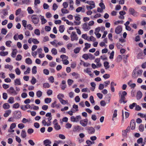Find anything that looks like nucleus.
I'll use <instances>...</instances> for the list:
<instances>
[{
    "label": "nucleus",
    "mask_w": 146,
    "mask_h": 146,
    "mask_svg": "<svg viewBox=\"0 0 146 146\" xmlns=\"http://www.w3.org/2000/svg\"><path fill=\"white\" fill-rule=\"evenodd\" d=\"M109 62H108L106 61L104 63V65L106 69H108L110 68V66L109 65Z\"/></svg>",
    "instance_id": "nucleus-23"
},
{
    "label": "nucleus",
    "mask_w": 146,
    "mask_h": 146,
    "mask_svg": "<svg viewBox=\"0 0 146 146\" xmlns=\"http://www.w3.org/2000/svg\"><path fill=\"white\" fill-rule=\"evenodd\" d=\"M144 125L142 124L140 125L139 126V129L140 131L142 132L144 130Z\"/></svg>",
    "instance_id": "nucleus-37"
},
{
    "label": "nucleus",
    "mask_w": 146,
    "mask_h": 146,
    "mask_svg": "<svg viewBox=\"0 0 146 146\" xmlns=\"http://www.w3.org/2000/svg\"><path fill=\"white\" fill-rule=\"evenodd\" d=\"M73 80L70 79H68V85L70 86H71L73 83Z\"/></svg>",
    "instance_id": "nucleus-51"
},
{
    "label": "nucleus",
    "mask_w": 146,
    "mask_h": 146,
    "mask_svg": "<svg viewBox=\"0 0 146 146\" xmlns=\"http://www.w3.org/2000/svg\"><path fill=\"white\" fill-rule=\"evenodd\" d=\"M3 107L5 109H7L9 108L10 106L8 104L6 103L3 104Z\"/></svg>",
    "instance_id": "nucleus-28"
},
{
    "label": "nucleus",
    "mask_w": 146,
    "mask_h": 146,
    "mask_svg": "<svg viewBox=\"0 0 146 146\" xmlns=\"http://www.w3.org/2000/svg\"><path fill=\"white\" fill-rule=\"evenodd\" d=\"M60 102L61 103V104H67L68 103L67 101L63 99H62L61 100H60Z\"/></svg>",
    "instance_id": "nucleus-62"
},
{
    "label": "nucleus",
    "mask_w": 146,
    "mask_h": 146,
    "mask_svg": "<svg viewBox=\"0 0 146 146\" xmlns=\"http://www.w3.org/2000/svg\"><path fill=\"white\" fill-rule=\"evenodd\" d=\"M64 97V95L62 94H59L57 96V98L59 100H61Z\"/></svg>",
    "instance_id": "nucleus-36"
},
{
    "label": "nucleus",
    "mask_w": 146,
    "mask_h": 146,
    "mask_svg": "<svg viewBox=\"0 0 146 146\" xmlns=\"http://www.w3.org/2000/svg\"><path fill=\"white\" fill-rule=\"evenodd\" d=\"M142 94L140 91H138L137 92V100H140L142 97Z\"/></svg>",
    "instance_id": "nucleus-15"
},
{
    "label": "nucleus",
    "mask_w": 146,
    "mask_h": 146,
    "mask_svg": "<svg viewBox=\"0 0 146 146\" xmlns=\"http://www.w3.org/2000/svg\"><path fill=\"white\" fill-rule=\"evenodd\" d=\"M125 97H120V99L119 100V102L120 103H121L123 102L124 104L125 103L127 102V101H125Z\"/></svg>",
    "instance_id": "nucleus-27"
},
{
    "label": "nucleus",
    "mask_w": 146,
    "mask_h": 146,
    "mask_svg": "<svg viewBox=\"0 0 146 146\" xmlns=\"http://www.w3.org/2000/svg\"><path fill=\"white\" fill-rule=\"evenodd\" d=\"M1 13H2L4 16H6L8 14V12L6 10H3Z\"/></svg>",
    "instance_id": "nucleus-49"
},
{
    "label": "nucleus",
    "mask_w": 146,
    "mask_h": 146,
    "mask_svg": "<svg viewBox=\"0 0 146 146\" xmlns=\"http://www.w3.org/2000/svg\"><path fill=\"white\" fill-rule=\"evenodd\" d=\"M122 31V28L121 26H118L115 29V32L117 34H120Z\"/></svg>",
    "instance_id": "nucleus-10"
},
{
    "label": "nucleus",
    "mask_w": 146,
    "mask_h": 146,
    "mask_svg": "<svg viewBox=\"0 0 146 146\" xmlns=\"http://www.w3.org/2000/svg\"><path fill=\"white\" fill-rule=\"evenodd\" d=\"M69 6L70 9H74V2L72 0H69Z\"/></svg>",
    "instance_id": "nucleus-24"
},
{
    "label": "nucleus",
    "mask_w": 146,
    "mask_h": 146,
    "mask_svg": "<svg viewBox=\"0 0 146 146\" xmlns=\"http://www.w3.org/2000/svg\"><path fill=\"white\" fill-rule=\"evenodd\" d=\"M88 54H84L82 56V57L86 60L88 59L89 58Z\"/></svg>",
    "instance_id": "nucleus-48"
},
{
    "label": "nucleus",
    "mask_w": 146,
    "mask_h": 146,
    "mask_svg": "<svg viewBox=\"0 0 146 146\" xmlns=\"http://www.w3.org/2000/svg\"><path fill=\"white\" fill-rule=\"evenodd\" d=\"M34 130L32 128L29 129L27 131V132L29 134H31L33 132Z\"/></svg>",
    "instance_id": "nucleus-64"
},
{
    "label": "nucleus",
    "mask_w": 146,
    "mask_h": 146,
    "mask_svg": "<svg viewBox=\"0 0 146 146\" xmlns=\"http://www.w3.org/2000/svg\"><path fill=\"white\" fill-rule=\"evenodd\" d=\"M80 49L81 48L80 47H77L74 49V52L75 54H77L79 52Z\"/></svg>",
    "instance_id": "nucleus-31"
},
{
    "label": "nucleus",
    "mask_w": 146,
    "mask_h": 146,
    "mask_svg": "<svg viewBox=\"0 0 146 146\" xmlns=\"http://www.w3.org/2000/svg\"><path fill=\"white\" fill-rule=\"evenodd\" d=\"M52 100L51 98H46L44 100V102L48 104L50 103L51 101Z\"/></svg>",
    "instance_id": "nucleus-35"
},
{
    "label": "nucleus",
    "mask_w": 146,
    "mask_h": 146,
    "mask_svg": "<svg viewBox=\"0 0 146 146\" xmlns=\"http://www.w3.org/2000/svg\"><path fill=\"white\" fill-rule=\"evenodd\" d=\"M11 111L9 110L6 111L5 112V113L4 114L3 116L5 117H7L11 113Z\"/></svg>",
    "instance_id": "nucleus-25"
},
{
    "label": "nucleus",
    "mask_w": 146,
    "mask_h": 146,
    "mask_svg": "<svg viewBox=\"0 0 146 146\" xmlns=\"http://www.w3.org/2000/svg\"><path fill=\"white\" fill-rule=\"evenodd\" d=\"M57 102L56 101H55L51 105V107L52 108H54L56 107L57 108H58L59 107V105L56 104Z\"/></svg>",
    "instance_id": "nucleus-20"
},
{
    "label": "nucleus",
    "mask_w": 146,
    "mask_h": 146,
    "mask_svg": "<svg viewBox=\"0 0 146 146\" xmlns=\"http://www.w3.org/2000/svg\"><path fill=\"white\" fill-rule=\"evenodd\" d=\"M54 127L57 130H59L61 128L60 126L58 124L54 125Z\"/></svg>",
    "instance_id": "nucleus-59"
},
{
    "label": "nucleus",
    "mask_w": 146,
    "mask_h": 146,
    "mask_svg": "<svg viewBox=\"0 0 146 146\" xmlns=\"http://www.w3.org/2000/svg\"><path fill=\"white\" fill-rule=\"evenodd\" d=\"M32 72L33 74H36V67L35 66L32 68Z\"/></svg>",
    "instance_id": "nucleus-38"
},
{
    "label": "nucleus",
    "mask_w": 146,
    "mask_h": 146,
    "mask_svg": "<svg viewBox=\"0 0 146 146\" xmlns=\"http://www.w3.org/2000/svg\"><path fill=\"white\" fill-rule=\"evenodd\" d=\"M88 23H85L82 25V28L85 31L88 30L90 29V28L87 25Z\"/></svg>",
    "instance_id": "nucleus-16"
},
{
    "label": "nucleus",
    "mask_w": 146,
    "mask_h": 146,
    "mask_svg": "<svg viewBox=\"0 0 146 146\" xmlns=\"http://www.w3.org/2000/svg\"><path fill=\"white\" fill-rule=\"evenodd\" d=\"M22 57L21 55L18 54L16 58V60L17 61H20L21 60Z\"/></svg>",
    "instance_id": "nucleus-52"
},
{
    "label": "nucleus",
    "mask_w": 146,
    "mask_h": 146,
    "mask_svg": "<svg viewBox=\"0 0 146 146\" xmlns=\"http://www.w3.org/2000/svg\"><path fill=\"white\" fill-rule=\"evenodd\" d=\"M80 1L83 2H85L87 3L90 5H88L86 6V8L87 9H92L93 8H94L95 7V3L93 1H87L86 2V0H80Z\"/></svg>",
    "instance_id": "nucleus-1"
},
{
    "label": "nucleus",
    "mask_w": 146,
    "mask_h": 146,
    "mask_svg": "<svg viewBox=\"0 0 146 146\" xmlns=\"http://www.w3.org/2000/svg\"><path fill=\"white\" fill-rule=\"evenodd\" d=\"M21 135L23 138H25L26 137V133L25 130H23L21 133Z\"/></svg>",
    "instance_id": "nucleus-26"
},
{
    "label": "nucleus",
    "mask_w": 146,
    "mask_h": 146,
    "mask_svg": "<svg viewBox=\"0 0 146 146\" xmlns=\"http://www.w3.org/2000/svg\"><path fill=\"white\" fill-rule=\"evenodd\" d=\"M51 52L52 54L54 55L56 54L57 53L56 50L55 48H53L52 49Z\"/></svg>",
    "instance_id": "nucleus-43"
},
{
    "label": "nucleus",
    "mask_w": 146,
    "mask_h": 146,
    "mask_svg": "<svg viewBox=\"0 0 146 146\" xmlns=\"http://www.w3.org/2000/svg\"><path fill=\"white\" fill-rule=\"evenodd\" d=\"M31 18L33 22L35 24H37L38 23L39 18L37 16L35 15H33L31 17Z\"/></svg>",
    "instance_id": "nucleus-4"
},
{
    "label": "nucleus",
    "mask_w": 146,
    "mask_h": 146,
    "mask_svg": "<svg viewBox=\"0 0 146 146\" xmlns=\"http://www.w3.org/2000/svg\"><path fill=\"white\" fill-rule=\"evenodd\" d=\"M71 120L73 122H78L80 120L82 119L81 116L80 115H77L75 117L74 116H72L70 117Z\"/></svg>",
    "instance_id": "nucleus-2"
},
{
    "label": "nucleus",
    "mask_w": 146,
    "mask_h": 146,
    "mask_svg": "<svg viewBox=\"0 0 146 146\" xmlns=\"http://www.w3.org/2000/svg\"><path fill=\"white\" fill-rule=\"evenodd\" d=\"M82 37L85 40H87L88 41H89V40L88 39V37L87 36V34H83L82 35Z\"/></svg>",
    "instance_id": "nucleus-45"
},
{
    "label": "nucleus",
    "mask_w": 146,
    "mask_h": 146,
    "mask_svg": "<svg viewBox=\"0 0 146 146\" xmlns=\"http://www.w3.org/2000/svg\"><path fill=\"white\" fill-rule=\"evenodd\" d=\"M7 92L12 95H16L17 94V93L14 90L13 87H11L9 89L7 90Z\"/></svg>",
    "instance_id": "nucleus-6"
},
{
    "label": "nucleus",
    "mask_w": 146,
    "mask_h": 146,
    "mask_svg": "<svg viewBox=\"0 0 146 146\" xmlns=\"http://www.w3.org/2000/svg\"><path fill=\"white\" fill-rule=\"evenodd\" d=\"M89 68H87L86 69H84V71L89 74L91 77H92L94 76V74L92 73V72L91 71L89 70Z\"/></svg>",
    "instance_id": "nucleus-17"
},
{
    "label": "nucleus",
    "mask_w": 146,
    "mask_h": 146,
    "mask_svg": "<svg viewBox=\"0 0 146 146\" xmlns=\"http://www.w3.org/2000/svg\"><path fill=\"white\" fill-rule=\"evenodd\" d=\"M81 61L83 63V65L85 67H88L90 65V63L85 62L84 61L82 60H81Z\"/></svg>",
    "instance_id": "nucleus-50"
},
{
    "label": "nucleus",
    "mask_w": 146,
    "mask_h": 146,
    "mask_svg": "<svg viewBox=\"0 0 146 146\" xmlns=\"http://www.w3.org/2000/svg\"><path fill=\"white\" fill-rule=\"evenodd\" d=\"M137 104L135 103H133L132 104H131L129 106V108L131 109H132Z\"/></svg>",
    "instance_id": "nucleus-41"
},
{
    "label": "nucleus",
    "mask_w": 146,
    "mask_h": 146,
    "mask_svg": "<svg viewBox=\"0 0 146 146\" xmlns=\"http://www.w3.org/2000/svg\"><path fill=\"white\" fill-rule=\"evenodd\" d=\"M60 57L62 59V61H63L64 60L67 59L68 58V56L64 54L61 55L60 56Z\"/></svg>",
    "instance_id": "nucleus-29"
},
{
    "label": "nucleus",
    "mask_w": 146,
    "mask_h": 146,
    "mask_svg": "<svg viewBox=\"0 0 146 146\" xmlns=\"http://www.w3.org/2000/svg\"><path fill=\"white\" fill-rule=\"evenodd\" d=\"M15 72L16 74L18 75H19L21 74V72L19 68H16L15 70Z\"/></svg>",
    "instance_id": "nucleus-61"
},
{
    "label": "nucleus",
    "mask_w": 146,
    "mask_h": 146,
    "mask_svg": "<svg viewBox=\"0 0 146 146\" xmlns=\"http://www.w3.org/2000/svg\"><path fill=\"white\" fill-rule=\"evenodd\" d=\"M129 12L131 14L134 16H137L139 15V13L135 10H129Z\"/></svg>",
    "instance_id": "nucleus-13"
},
{
    "label": "nucleus",
    "mask_w": 146,
    "mask_h": 146,
    "mask_svg": "<svg viewBox=\"0 0 146 146\" xmlns=\"http://www.w3.org/2000/svg\"><path fill=\"white\" fill-rule=\"evenodd\" d=\"M18 127L20 129H22L25 127V125L23 123H19L18 125Z\"/></svg>",
    "instance_id": "nucleus-56"
},
{
    "label": "nucleus",
    "mask_w": 146,
    "mask_h": 146,
    "mask_svg": "<svg viewBox=\"0 0 146 146\" xmlns=\"http://www.w3.org/2000/svg\"><path fill=\"white\" fill-rule=\"evenodd\" d=\"M16 126V124L15 123H13L11 124L10 126V129H12L15 128Z\"/></svg>",
    "instance_id": "nucleus-63"
},
{
    "label": "nucleus",
    "mask_w": 146,
    "mask_h": 146,
    "mask_svg": "<svg viewBox=\"0 0 146 146\" xmlns=\"http://www.w3.org/2000/svg\"><path fill=\"white\" fill-rule=\"evenodd\" d=\"M130 125L131 129H135V122L134 120L132 119L131 120Z\"/></svg>",
    "instance_id": "nucleus-12"
},
{
    "label": "nucleus",
    "mask_w": 146,
    "mask_h": 146,
    "mask_svg": "<svg viewBox=\"0 0 146 146\" xmlns=\"http://www.w3.org/2000/svg\"><path fill=\"white\" fill-rule=\"evenodd\" d=\"M64 25H61L59 27V31L61 33H62L64 31Z\"/></svg>",
    "instance_id": "nucleus-30"
},
{
    "label": "nucleus",
    "mask_w": 146,
    "mask_h": 146,
    "mask_svg": "<svg viewBox=\"0 0 146 146\" xmlns=\"http://www.w3.org/2000/svg\"><path fill=\"white\" fill-rule=\"evenodd\" d=\"M83 128L79 125H77L74 127L73 131L74 132H79L80 130L83 129Z\"/></svg>",
    "instance_id": "nucleus-7"
},
{
    "label": "nucleus",
    "mask_w": 146,
    "mask_h": 146,
    "mask_svg": "<svg viewBox=\"0 0 146 146\" xmlns=\"http://www.w3.org/2000/svg\"><path fill=\"white\" fill-rule=\"evenodd\" d=\"M100 58L104 60H108V58L106 55H104L102 56H100Z\"/></svg>",
    "instance_id": "nucleus-47"
},
{
    "label": "nucleus",
    "mask_w": 146,
    "mask_h": 146,
    "mask_svg": "<svg viewBox=\"0 0 146 146\" xmlns=\"http://www.w3.org/2000/svg\"><path fill=\"white\" fill-rule=\"evenodd\" d=\"M85 47L83 49V50L84 51H85L84 49L86 48V49H88V48L90 47L91 44H88V43H85Z\"/></svg>",
    "instance_id": "nucleus-33"
},
{
    "label": "nucleus",
    "mask_w": 146,
    "mask_h": 146,
    "mask_svg": "<svg viewBox=\"0 0 146 146\" xmlns=\"http://www.w3.org/2000/svg\"><path fill=\"white\" fill-rule=\"evenodd\" d=\"M87 130L89 134H93L95 133V129L92 127H90L87 128Z\"/></svg>",
    "instance_id": "nucleus-8"
},
{
    "label": "nucleus",
    "mask_w": 146,
    "mask_h": 146,
    "mask_svg": "<svg viewBox=\"0 0 146 146\" xmlns=\"http://www.w3.org/2000/svg\"><path fill=\"white\" fill-rule=\"evenodd\" d=\"M41 20L42 24H44L47 22V21L44 18L43 16H42Z\"/></svg>",
    "instance_id": "nucleus-44"
},
{
    "label": "nucleus",
    "mask_w": 146,
    "mask_h": 146,
    "mask_svg": "<svg viewBox=\"0 0 146 146\" xmlns=\"http://www.w3.org/2000/svg\"><path fill=\"white\" fill-rule=\"evenodd\" d=\"M49 65L52 67H54L56 65V63L55 62H52L50 63Z\"/></svg>",
    "instance_id": "nucleus-60"
},
{
    "label": "nucleus",
    "mask_w": 146,
    "mask_h": 146,
    "mask_svg": "<svg viewBox=\"0 0 146 146\" xmlns=\"http://www.w3.org/2000/svg\"><path fill=\"white\" fill-rule=\"evenodd\" d=\"M127 94V92L125 91H120L119 93V95L120 96V97H125Z\"/></svg>",
    "instance_id": "nucleus-14"
},
{
    "label": "nucleus",
    "mask_w": 146,
    "mask_h": 146,
    "mask_svg": "<svg viewBox=\"0 0 146 146\" xmlns=\"http://www.w3.org/2000/svg\"><path fill=\"white\" fill-rule=\"evenodd\" d=\"M14 113L15 117L16 119H19L21 117V112L19 111H15Z\"/></svg>",
    "instance_id": "nucleus-9"
},
{
    "label": "nucleus",
    "mask_w": 146,
    "mask_h": 146,
    "mask_svg": "<svg viewBox=\"0 0 146 146\" xmlns=\"http://www.w3.org/2000/svg\"><path fill=\"white\" fill-rule=\"evenodd\" d=\"M43 143L45 146H47L48 145L51 144V142L49 139H46L44 141Z\"/></svg>",
    "instance_id": "nucleus-18"
},
{
    "label": "nucleus",
    "mask_w": 146,
    "mask_h": 146,
    "mask_svg": "<svg viewBox=\"0 0 146 146\" xmlns=\"http://www.w3.org/2000/svg\"><path fill=\"white\" fill-rule=\"evenodd\" d=\"M143 72V71L142 70H139L138 71H136L137 74L138 75V76L141 75Z\"/></svg>",
    "instance_id": "nucleus-54"
},
{
    "label": "nucleus",
    "mask_w": 146,
    "mask_h": 146,
    "mask_svg": "<svg viewBox=\"0 0 146 146\" xmlns=\"http://www.w3.org/2000/svg\"><path fill=\"white\" fill-rule=\"evenodd\" d=\"M34 33L36 35H40V31L38 29H36Z\"/></svg>",
    "instance_id": "nucleus-58"
},
{
    "label": "nucleus",
    "mask_w": 146,
    "mask_h": 146,
    "mask_svg": "<svg viewBox=\"0 0 146 146\" xmlns=\"http://www.w3.org/2000/svg\"><path fill=\"white\" fill-rule=\"evenodd\" d=\"M31 121L30 119L28 120L25 118H23L22 121V122L24 123H25L27 122H30Z\"/></svg>",
    "instance_id": "nucleus-34"
},
{
    "label": "nucleus",
    "mask_w": 146,
    "mask_h": 146,
    "mask_svg": "<svg viewBox=\"0 0 146 146\" xmlns=\"http://www.w3.org/2000/svg\"><path fill=\"white\" fill-rule=\"evenodd\" d=\"M1 32L2 34L5 35L6 34L7 32V31L5 29L3 28L1 29Z\"/></svg>",
    "instance_id": "nucleus-57"
},
{
    "label": "nucleus",
    "mask_w": 146,
    "mask_h": 146,
    "mask_svg": "<svg viewBox=\"0 0 146 146\" xmlns=\"http://www.w3.org/2000/svg\"><path fill=\"white\" fill-rule=\"evenodd\" d=\"M138 67L136 68L133 70L132 74V78H136L138 77V75L137 74L136 70L138 69Z\"/></svg>",
    "instance_id": "nucleus-11"
},
{
    "label": "nucleus",
    "mask_w": 146,
    "mask_h": 146,
    "mask_svg": "<svg viewBox=\"0 0 146 146\" xmlns=\"http://www.w3.org/2000/svg\"><path fill=\"white\" fill-rule=\"evenodd\" d=\"M14 82L15 85H21V84L20 79H16Z\"/></svg>",
    "instance_id": "nucleus-19"
},
{
    "label": "nucleus",
    "mask_w": 146,
    "mask_h": 146,
    "mask_svg": "<svg viewBox=\"0 0 146 146\" xmlns=\"http://www.w3.org/2000/svg\"><path fill=\"white\" fill-rule=\"evenodd\" d=\"M88 55L89 57L88 59H89L90 60H92L94 59L95 58V57L91 53H89Z\"/></svg>",
    "instance_id": "nucleus-42"
},
{
    "label": "nucleus",
    "mask_w": 146,
    "mask_h": 146,
    "mask_svg": "<svg viewBox=\"0 0 146 146\" xmlns=\"http://www.w3.org/2000/svg\"><path fill=\"white\" fill-rule=\"evenodd\" d=\"M36 82V79L34 77H33L32 78L31 80V83L33 85H34Z\"/></svg>",
    "instance_id": "nucleus-39"
},
{
    "label": "nucleus",
    "mask_w": 146,
    "mask_h": 146,
    "mask_svg": "<svg viewBox=\"0 0 146 146\" xmlns=\"http://www.w3.org/2000/svg\"><path fill=\"white\" fill-rule=\"evenodd\" d=\"M88 120L87 118H86L80 121V123L82 126L85 127L86 126L88 123Z\"/></svg>",
    "instance_id": "nucleus-5"
},
{
    "label": "nucleus",
    "mask_w": 146,
    "mask_h": 146,
    "mask_svg": "<svg viewBox=\"0 0 146 146\" xmlns=\"http://www.w3.org/2000/svg\"><path fill=\"white\" fill-rule=\"evenodd\" d=\"M32 41L34 44H37L39 43V42L36 39L33 38Z\"/></svg>",
    "instance_id": "nucleus-55"
},
{
    "label": "nucleus",
    "mask_w": 146,
    "mask_h": 146,
    "mask_svg": "<svg viewBox=\"0 0 146 146\" xmlns=\"http://www.w3.org/2000/svg\"><path fill=\"white\" fill-rule=\"evenodd\" d=\"M25 62L26 63L28 64H31L32 63V60L30 58H27L26 59Z\"/></svg>",
    "instance_id": "nucleus-22"
},
{
    "label": "nucleus",
    "mask_w": 146,
    "mask_h": 146,
    "mask_svg": "<svg viewBox=\"0 0 146 146\" xmlns=\"http://www.w3.org/2000/svg\"><path fill=\"white\" fill-rule=\"evenodd\" d=\"M71 40L72 41L77 40H78V37L75 32H72L70 35Z\"/></svg>",
    "instance_id": "nucleus-3"
},
{
    "label": "nucleus",
    "mask_w": 146,
    "mask_h": 146,
    "mask_svg": "<svg viewBox=\"0 0 146 146\" xmlns=\"http://www.w3.org/2000/svg\"><path fill=\"white\" fill-rule=\"evenodd\" d=\"M42 95V92L40 90L38 91L36 93V95L38 98L41 97Z\"/></svg>",
    "instance_id": "nucleus-32"
},
{
    "label": "nucleus",
    "mask_w": 146,
    "mask_h": 146,
    "mask_svg": "<svg viewBox=\"0 0 146 146\" xmlns=\"http://www.w3.org/2000/svg\"><path fill=\"white\" fill-rule=\"evenodd\" d=\"M17 52V51L16 49H13L11 54V56L13 58L15 57Z\"/></svg>",
    "instance_id": "nucleus-21"
},
{
    "label": "nucleus",
    "mask_w": 146,
    "mask_h": 146,
    "mask_svg": "<svg viewBox=\"0 0 146 146\" xmlns=\"http://www.w3.org/2000/svg\"><path fill=\"white\" fill-rule=\"evenodd\" d=\"M43 87L45 88H49L50 87V86L48 83H45L43 84Z\"/></svg>",
    "instance_id": "nucleus-46"
},
{
    "label": "nucleus",
    "mask_w": 146,
    "mask_h": 146,
    "mask_svg": "<svg viewBox=\"0 0 146 146\" xmlns=\"http://www.w3.org/2000/svg\"><path fill=\"white\" fill-rule=\"evenodd\" d=\"M8 54L7 52H0V55L1 56H5L7 55Z\"/></svg>",
    "instance_id": "nucleus-40"
},
{
    "label": "nucleus",
    "mask_w": 146,
    "mask_h": 146,
    "mask_svg": "<svg viewBox=\"0 0 146 146\" xmlns=\"http://www.w3.org/2000/svg\"><path fill=\"white\" fill-rule=\"evenodd\" d=\"M8 102L10 103H13L14 102V98L13 97L10 98L8 100Z\"/></svg>",
    "instance_id": "nucleus-53"
}]
</instances>
